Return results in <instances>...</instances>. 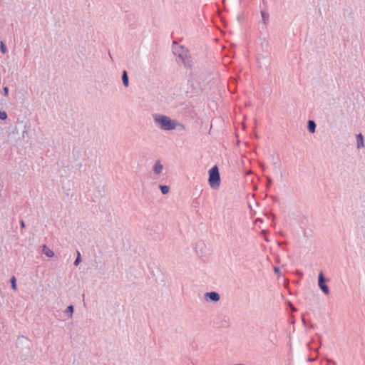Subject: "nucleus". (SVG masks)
<instances>
[{
  "mask_svg": "<svg viewBox=\"0 0 365 365\" xmlns=\"http://www.w3.org/2000/svg\"><path fill=\"white\" fill-rule=\"evenodd\" d=\"M153 118L156 125L161 130H172L175 129L177 125H180L182 128H185L183 125L178 123L167 115L155 113L153 115Z\"/></svg>",
  "mask_w": 365,
  "mask_h": 365,
  "instance_id": "nucleus-1",
  "label": "nucleus"
},
{
  "mask_svg": "<svg viewBox=\"0 0 365 365\" xmlns=\"http://www.w3.org/2000/svg\"><path fill=\"white\" fill-rule=\"evenodd\" d=\"M208 182L212 189H217L220 185V175L218 167L215 165L208 171Z\"/></svg>",
  "mask_w": 365,
  "mask_h": 365,
  "instance_id": "nucleus-2",
  "label": "nucleus"
},
{
  "mask_svg": "<svg viewBox=\"0 0 365 365\" xmlns=\"http://www.w3.org/2000/svg\"><path fill=\"white\" fill-rule=\"evenodd\" d=\"M327 279L324 277L323 272H320L318 276V285L321 290L325 294H329V287L326 284Z\"/></svg>",
  "mask_w": 365,
  "mask_h": 365,
  "instance_id": "nucleus-3",
  "label": "nucleus"
},
{
  "mask_svg": "<svg viewBox=\"0 0 365 365\" xmlns=\"http://www.w3.org/2000/svg\"><path fill=\"white\" fill-rule=\"evenodd\" d=\"M205 299L207 301H210L212 302H217L220 300V296L219 293L216 292H210L205 294Z\"/></svg>",
  "mask_w": 365,
  "mask_h": 365,
  "instance_id": "nucleus-4",
  "label": "nucleus"
},
{
  "mask_svg": "<svg viewBox=\"0 0 365 365\" xmlns=\"http://www.w3.org/2000/svg\"><path fill=\"white\" fill-rule=\"evenodd\" d=\"M178 57L182 60L184 66L187 68L192 66V59L190 56H188L186 53H179Z\"/></svg>",
  "mask_w": 365,
  "mask_h": 365,
  "instance_id": "nucleus-5",
  "label": "nucleus"
},
{
  "mask_svg": "<svg viewBox=\"0 0 365 365\" xmlns=\"http://www.w3.org/2000/svg\"><path fill=\"white\" fill-rule=\"evenodd\" d=\"M163 169V165L160 163V160H157L153 166V171L155 174L159 175L162 173Z\"/></svg>",
  "mask_w": 365,
  "mask_h": 365,
  "instance_id": "nucleus-6",
  "label": "nucleus"
},
{
  "mask_svg": "<svg viewBox=\"0 0 365 365\" xmlns=\"http://www.w3.org/2000/svg\"><path fill=\"white\" fill-rule=\"evenodd\" d=\"M356 146L358 149L364 147V136L361 133H359L356 135Z\"/></svg>",
  "mask_w": 365,
  "mask_h": 365,
  "instance_id": "nucleus-7",
  "label": "nucleus"
},
{
  "mask_svg": "<svg viewBox=\"0 0 365 365\" xmlns=\"http://www.w3.org/2000/svg\"><path fill=\"white\" fill-rule=\"evenodd\" d=\"M317 125L313 120H309L307 122V129L311 133H314L316 130Z\"/></svg>",
  "mask_w": 365,
  "mask_h": 365,
  "instance_id": "nucleus-8",
  "label": "nucleus"
},
{
  "mask_svg": "<svg viewBox=\"0 0 365 365\" xmlns=\"http://www.w3.org/2000/svg\"><path fill=\"white\" fill-rule=\"evenodd\" d=\"M230 319L227 317H224L219 323V327L227 328L230 326Z\"/></svg>",
  "mask_w": 365,
  "mask_h": 365,
  "instance_id": "nucleus-9",
  "label": "nucleus"
},
{
  "mask_svg": "<svg viewBox=\"0 0 365 365\" xmlns=\"http://www.w3.org/2000/svg\"><path fill=\"white\" fill-rule=\"evenodd\" d=\"M122 81H123V85L125 86V87H128L129 86V78H128V73L126 71H123V73H122Z\"/></svg>",
  "mask_w": 365,
  "mask_h": 365,
  "instance_id": "nucleus-10",
  "label": "nucleus"
},
{
  "mask_svg": "<svg viewBox=\"0 0 365 365\" xmlns=\"http://www.w3.org/2000/svg\"><path fill=\"white\" fill-rule=\"evenodd\" d=\"M43 253L48 257H52L54 256V252L50 248H48L46 245L43 246Z\"/></svg>",
  "mask_w": 365,
  "mask_h": 365,
  "instance_id": "nucleus-11",
  "label": "nucleus"
},
{
  "mask_svg": "<svg viewBox=\"0 0 365 365\" xmlns=\"http://www.w3.org/2000/svg\"><path fill=\"white\" fill-rule=\"evenodd\" d=\"M261 16L264 24L266 26L269 22V14L264 11H261Z\"/></svg>",
  "mask_w": 365,
  "mask_h": 365,
  "instance_id": "nucleus-12",
  "label": "nucleus"
},
{
  "mask_svg": "<svg viewBox=\"0 0 365 365\" xmlns=\"http://www.w3.org/2000/svg\"><path fill=\"white\" fill-rule=\"evenodd\" d=\"M159 188L163 195L168 194L170 190V187L168 185H160Z\"/></svg>",
  "mask_w": 365,
  "mask_h": 365,
  "instance_id": "nucleus-13",
  "label": "nucleus"
},
{
  "mask_svg": "<svg viewBox=\"0 0 365 365\" xmlns=\"http://www.w3.org/2000/svg\"><path fill=\"white\" fill-rule=\"evenodd\" d=\"M73 312H74V307L73 305L68 306L65 311L66 313L69 314V316H68L69 318L72 317Z\"/></svg>",
  "mask_w": 365,
  "mask_h": 365,
  "instance_id": "nucleus-14",
  "label": "nucleus"
},
{
  "mask_svg": "<svg viewBox=\"0 0 365 365\" xmlns=\"http://www.w3.org/2000/svg\"><path fill=\"white\" fill-rule=\"evenodd\" d=\"M81 262V256L79 251H77V257L73 262L75 266H78Z\"/></svg>",
  "mask_w": 365,
  "mask_h": 365,
  "instance_id": "nucleus-15",
  "label": "nucleus"
},
{
  "mask_svg": "<svg viewBox=\"0 0 365 365\" xmlns=\"http://www.w3.org/2000/svg\"><path fill=\"white\" fill-rule=\"evenodd\" d=\"M0 51L2 53H6L7 52L6 46L3 41L0 42Z\"/></svg>",
  "mask_w": 365,
  "mask_h": 365,
  "instance_id": "nucleus-16",
  "label": "nucleus"
},
{
  "mask_svg": "<svg viewBox=\"0 0 365 365\" xmlns=\"http://www.w3.org/2000/svg\"><path fill=\"white\" fill-rule=\"evenodd\" d=\"M10 282L11 283V287L14 290H16L17 287H16V279L15 278L14 276H13L11 279H10Z\"/></svg>",
  "mask_w": 365,
  "mask_h": 365,
  "instance_id": "nucleus-17",
  "label": "nucleus"
},
{
  "mask_svg": "<svg viewBox=\"0 0 365 365\" xmlns=\"http://www.w3.org/2000/svg\"><path fill=\"white\" fill-rule=\"evenodd\" d=\"M8 118V115L5 111H0V119L2 120H6Z\"/></svg>",
  "mask_w": 365,
  "mask_h": 365,
  "instance_id": "nucleus-18",
  "label": "nucleus"
},
{
  "mask_svg": "<svg viewBox=\"0 0 365 365\" xmlns=\"http://www.w3.org/2000/svg\"><path fill=\"white\" fill-rule=\"evenodd\" d=\"M266 179H267V188L270 187L271 185L272 184V178L269 177V176H266Z\"/></svg>",
  "mask_w": 365,
  "mask_h": 365,
  "instance_id": "nucleus-19",
  "label": "nucleus"
},
{
  "mask_svg": "<svg viewBox=\"0 0 365 365\" xmlns=\"http://www.w3.org/2000/svg\"><path fill=\"white\" fill-rule=\"evenodd\" d=\"M3 91H4V95L5 96H8V95H9V88H8L7 86L4 87Z\"/></svg>",
  "mask_w": 365,
  "mask_h": 365,
  "instance_id": "nucleus-20",
  "label": "nucleus"
},
{
  "mask_svg": "<svg viewBox=\"0 0 365 365\" xmlns=\"http://www.w3.org/2000/svg\"><path fill=\"white\" fill-rule=\"evenodd\" d=\"M20 227H21V229H24L26 227L25 222L23 220H20Z\"/></svg>",
  "mask_w": 365,
  "mask_h": 365,
  "instance_id": "nucleus-21",
  "label": "nucleus"
},
{
  "mask_svg": "<svg viewBox=\"0 0 365 365\" xmlns=\"http://www.w3.org/2000/svg\"><path fill=\"white\" fill-rule=\"evenodd\" d=\"M302 321L303 324L306 327L307 326V321H306V319L304 318V314L302 315Z\"/></svg>",
  "mask_w": 365,
  "mask_h": 365,
  "instance_id": "nucleus-22",
  "label": "nucleus"
},
{
  "mask_svg": "<svg viewBox=\"0 0 365 365\" xmlns=\"http://www.w3.org/2000/svg\"><path fill=\"white\" fill-rule=\"evenodd\" d=\"M274 271L275 273L278 274V273L280 272V269L278 267H274Z\"/></svg>",
  "mask_w": 365,
  "mask_h": 365,
  "instance_id": "nucleus-23",
  "label": "nucleus"
},
{
  "mask_svg": "<svg viewBox=\"0 0 365 365\" xmlns=\"http://www.w3.org/2000/svg\"><path fill=\"white\" fill-rule=\"evenodd\" d=\"M272 198L273 199V200H274L276 202L278 200V199L276 196H272Z\"/></svg>",
  "mask_w": 365,
  "mask_h": 365,
  "instance_id": "nucleus-24",
  "label": "nucleus"
},
{
  "mask_svg": "<svg viewBox=\"0 0 365 365\" xmlns=\"http://www.w3.org/2000/svg\"><path fill=\"white\" fill-rule=\"evenodd\" d=\"M327 362H328V363H333V364H334V363H335V362H334L333 360H331V359H328Z\"/></svg>",
  "mask_w": 365,
  "mask_h": 365,
  "instance_id": "nucleus-25",
  "label": "nucleus"
},
{
  "mask_svg": "<svg viewBox=\"0 0 365 365\" xmlns=\"http://www.w3.org/2000/svg\"><path fill=\"white\" fill-rule=\"evenodd\" d=\"M310 328L314 329V325L313 324H310Z\"/></svg>",
  "mask_w": 365,
  "mask_h": 365,
  "instance_id": "nucleus-26",
  "label": "nucleus"
},
{
  "mask_svg": "<svg viewBox=\"0 0 365 365\" xmlns=\"http://www.w3.org/2000/svg\"><path fill=\"white\" fill-rule=\"evenodd\" d=\"M260 166H261V168H262V170H264V165H261Z\"/></svg>",
  "mask_w": 365,
  "mask_h": 365,
  "instance_id": "nucleus-27",
  "label": "nucleus"
},
{
  "mask_svg": "<svg viewBox=\"0 0 365 365\" xmlns=\"http://www.w3.org/2000/svg\"><path fill=\"white\" fill-rule=\"evenodd\" d=\"M26 132H27V130H24V131H23V135H24V133H26Z\"/></svg>",
  "mask_w": 365,
  "mask_h": 365,
  "instance_id": "nucleus-28",
  "label": "nucleus"
}]
</instances>
